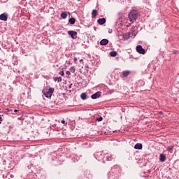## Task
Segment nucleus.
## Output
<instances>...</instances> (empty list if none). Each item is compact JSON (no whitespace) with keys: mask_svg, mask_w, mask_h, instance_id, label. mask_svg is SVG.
<instances>
[{"mask_svg":"<svg viewBox=\"0 0 179 179\" xmlns=\"http://www.w3.org/2000/svg\"><path fill=\"white\" fill-rule=\"evenodd\" d=\"M87 71L89 72V69H87Z\"/></svg>","mask_w":179,"mask_h":179,"instance_id":"38","label":"nucleus"},{"mask_svg":"<svg viewBox=\"0 0 179 179\" xmlns=\"http://www.w3.org/2000/svg\"><path fill=\"white\" fill-rule=\"evenodd\" d=\"M100 96H101V92H97L91 96V99H92V100H96V99H99Z\"/></svg>","mask_w":179,"mask_h":179,"instance_id":"10","label":"nucleus"},{"mask_svg":"<svg viewBox=\"0 0 179 179\" xmlns=\"http://www.w3.org/2000/svg\"><path fill=\"white\" fill-rule=\"evenodd\" d=\"M96 121H98L99 122H100V121H103V117H99L96 119Z\"/></svg>","mask_w":179,"mask_h":179,"instance_id":"27","label":"nucleus"},{"mask_svg":"<svg viewBox=\"0 0 179 179\" xmlns=\"http://www.w3.org/2000/svg\"><path fill=\"white\" fill-rule=\"evenodd\" d=\"M52 161L53 162L52 164L54 166H58V158H57V153L53 152L52 154V157H51Z\"/></svg>","mask_w":179,"mask_h":179,"instance_id":"7","label":"nucleus"},{"mask_svg":"<svg viewBox=\"0 0 179 179\" xmlns=\"http://www.w3.org/2000/svg\"><path fill=\"white\" fill-rule=\"evenodd\" d=\"M66 75H71V71H66Z\"/></svg>","mask_w":179,"mask_h":179,"instance_id":"32","label":"nucleus"},{"mask_svg":"<svg viewBox=\"0 0 179 179\" xmlns=\"http://www.w3.org/2000/svg\"><path fill=\"white\" fill-rule=\"evenodd\" d=\"M80 99L82 100H86V99H87V94H86V92H83L80 95Z\"/></svg>","mask_w":179,"mask_h":179,"instance_id":"18","label":"nucleus"},{"mask_svg":"<svg viewBox=\"0 0 179 179\" xmlns=\"http://www.w3.org/2000/svg\"><path fill=\"white\" fill-rule=\"evenodd\" d=\"M115 157V155L110 154V153H106L105 155L104 160H107L108 162H111V160H114V158Z\"/></svg>","mask_w":179,"mask_h":179,"instance_id":"5","label":"nucleus"},{"mask_svg":"<svg viewBox=\"0 0 179 179\" xmlns=\"http://www.w3.org/2000/svg\"><path fill=\"white\" fill-rule=\"evenodd\" d=\"M128 34H125L124 35H123V38L125 40V38H127V37H128Z\"/></svg>","mask_w":179,"mask_h":179,"instance_id":"31","label":"nucleus"},{"mask_svg":"<svg viewBox=\"0 0 179 179\" xmlns=\"http://www.w3.org/2000/svg\"><path fill=\"white\" fill-rule=\"evenodd\" d=\"M22 1H26V0H22Z\"/></svg>","mask_w":179,"mask_h":179,"instance_id":"40","label":"nucleus"},{"mask_svg":"<svg viewBox=\"0 0 179 179\" xmlns=\"http://www.w3.org/2000/svg\"><path fill=\"white\" fill-rule=\"evenodd\" d=\"M61 122H62V124H64V125H68V123H66V122H65V120H62L61 121Z\"/></svg>","mask_w":179,"mask_h":179,"instance_id":"29","label":"nucleus"},{"mask_svg":"<svg viewBox=\"0 0 179 179\" xmlns=\"http://www.w3.org/2000/svg\"><path fill=\"white\" fill-rule=\"evenodd\" d=\"M117 51H111L110 52L109 55L110 57H117Z\"/></svg>","mask_w":179,"mask_h":179,"instance_id":"22","label":"nucleus"},{"mask_svg":"<svg viewBox=\"0 0 179 179\" xmlns=\"http://www.w3.org/2000/svg\"><path fill=\"white\" fill-rule=\"evenodd\" d=\"M114 92H115V90H109L108 92V93L109 94H113V93H114Z\"/></svg>","mask_w":179,"mask_h":179,"instance_id":"25","label":"nucleus"},{"mask_svg":"<svg viewBox=\"0 0 179 179\" xmlns=\"http://www.w3.org/2000/svg\"><path fill=\"white\" fill-rule=\"evenodd\" d=\"M69 89H72V84H70V85H69Z\"/></svg>","mask_w":179,"mask_h":179,"instance_id":"33","label":"nucleus"},{"mask_svg":"<svg viewBox=\"0 0 179 179\" xmlns=\"http://www.w3.org/2000/svg\"><path fill=\"white\" fill-rule=\"evenodd\" d=\"M159 114H160L162 115H163V112L160 111V112H159Z\"/></svg>","mask_w":179,"mask_h":179,"instance_id":"36","label":"nucleus"},{"mask_svg":"<svg viewBox=\"0 0 179 179\" xmlns=\"http://www.w3.org/2000/svg\"><path fill=\"white\" fill-rule=\"evenodd\" d=\"M54 81L57 82V83H61V82H62V77H55Z\"/></svg>","mask_w":179,"mask_h":179,"instance_id":"17","label":"nucleus"},{"mask_svg":"<svg viewBox=\"0 0 179 179\" xmlns=\"http://www.w3.org/2000/svg\"><path fill=\"white\" fill-rule=\"evenodd\" d=\"M18 111H19V110H17V109L14 110V113H17Z\"/></svg>","mask_w":179,"mask_h":179,"instance_id":"34","label":"nucleus"},{"mask_svg":"<svg viewBox=\"0 0 179 179\" xmlns=\"http://www.w3.org/2000/svg\"><path fill=\"white\" fill-rule=\"evenodd\" d=\"M85 68H87V69H89V66H85Z\"/></svg>","mask_w":179,"mask_h":179,"instance_id":"37","label":"nucleus"},{"mask_svg":"<svg viewBox=\"0 0 179 179\" xmlns=\"http://www.w3.org/2000/svg\"><path fill=\"white\" fill-rule=\"evenodd\" d=\"M59 74H60L61 76H64V75H65L64 71H59Z\"/></svg>","mask_w":179,"mask_h":179,"instance_id":"28","label":"nucleus"},{"mask_svg":"<svg viewBox=\"0 0 179 179\" xmlns=\"http://www.w3.org/2000/svg\"><path fill=\"white\" fill-rule=\"evenodd\" d=\"M106 18L103 17V18H99L97 20V23L99 24H100L101 26H102V24H104V23H106Z\"/></svg>","mask_w":179,"mask_h":179,"instance_id":"12","label":"nucleus"},{"mask_svg":"<svg viewBox=\"0 0 179 179\" xmlns=\"http://www.w3.org/2000/svg\"><path fill=\"white\" fill-rule=\"evenodd\" d=\"M76 19L73 17H71L69 20V22L70 23V24H73L74 23H76Z\"/></svg>","mask_w":179,"mask_h":179,"instance_id":"20","label":"nucleus"},{"mask_svg":"<svg viewBox=\"0 0 179 179\" xmlns=\"http://www.w3.org/2000/svg\"><path fill=\"white\" fill-rule=\"evenodd\" d=\"M138 11L137 10H131L129 13V21L131 23H134V22H136V19H138Z\"/></svg>","mask_w":179,"mask_h":179,"instance_id":"2","label":"nucleus"},{"mask_svg":"<svg viewBox=\"0 0 179 179\" xmlns=\"http://www.w3.org/2000/svg\"><path fill=\"white\" fill-rule=\"evenodd\" d=\"M2 117H3V115H0V124H2Z\"/></svg>","mask_w":179,"mask_h":179,"instance_id":"30","label":"nucleus"},{"mask_svg":"<svg viewBox=\"0 0 179 179\" xmlns=\"http://www.w3.org/2000/svg\"><path fill=\"white\" fill-rule=\"evenodd\" d=\"M68 34L69 36H71V38H73V40H76V38H78V32L76 31H69Z\"/></svg>","mask_w":179,"mask_h":179,"instance_id":"9","label":"nucleus"},{"mask_svg":"<svg viewBox=\"0 0 179 179\" xmlns=\"http://www.w3.org/2000/svg\"><path fill=\"white\" fill-rule=\"evenodd\" d=\"M96 16H97V10H92V17L94 18Z\"/></svg>","mask_w":179,"mask_h":179,"instance_id":"21","label":"nucleus"},{"mask_svg":"<svg viewBox=\"0 0 179 179\" xmlns=\"http://www.w3.org/2000/svg\"><path fill=\"white\" fill-rule=\"evenodd\" d=\"M80 61H81V62H82V61H83V59H80Z\"/></svg>","mask_w":179,"mask_h":179,"instance_id":"39","label":"nucleus"},{"mask_svg":"<svg viewBox=\"0 0 179 179\" xmlns=\"http://www.w3.org/2000/svg\"><path fill=\"white\" fill-rule=\"evenodd\" d=\"M94 156L95 159L98 160V162H102V163H106V161L104 160L105 155H103V152H95Z\"/></svg>","mask_w":179,"mask_h":179,"instance_id":"4","label":"nucleus"},{"mask_svg":"<svg viewBox=\"0 0 179 179\" xmlns=\"http://www.w3.org/2000/svg\"><path fill=\"white\" fill-rule=\"evenodd\" d=\"M7 110L10 111V112L13 111V110L9 109V108H7Z\"/></svg>","mask_w":179,"mask_h":179,"instance_id":"35","label":"nucleus"},{"mask_svg":"<svg viewBox=\"0 0 179 179\" xmlns=\"http://www.w3.org/2000/svg\"><path fill=\"white\" fill-rule=\"evenodd\" d=\"M159 160L162 163H164L166 162V155L164 154H160Z\"/></svg>","mask_w":179,"mask_h":179,"instance_id":"14","label":"nucleus"},{"mask_svg":"<svg viewBox=\"0 0 179 179\" xmlns=\"http://www.w3.org/2000/svg\"><path fill=\"white\" fill-rule=\"evenodd\" d=\"M120 177V169L115 166L112 167L110 171L108 173V179H117Z\"/></svg>","mask_w":179,"mask_h":179,"instance_id":"1","label":"nucleus"},{"mask_svg":"<svg viewBox=\"0 0 179 179\" xmlns=\"http://www.w3.org/2000/svg\"><path fill=\"white\" fill-rule=\"evenodd\" d=\"M70 71L71 72H72L73 73H75V71H76V69H75V66H71L70 68Z\"/></svg>","mask_w":179,"mask_h":179,"instance_id":"24","label":"nucleus"},{"mask_svg":"<svg viewBox=\"0 0 179 179\" xmlns=\"http://www.w3.org/2000/svg\"><path fill=\"white\" fill-rule=\"evenodd\" d=\"M136 50L138 54H146V50H145V49H143L141 45H138L136 48Z\"/></svg>","mask_w":179,"mask_h":179,"instance_id":"8","label":"nucleus"},{"mask_svg":"<svg viewBox=\"0 0 179 179\" xmlns=\"http://www.w3.org/2000/svg\"><path fill=\"white\" fill-rule=\"evenodd\" d=\"M107 44H108V39H102L100 41V45H107Z\"/></svg>","mask_w":179,"mask_h":179,"instance_id":"15","label":"nucleus"},{"mask_svg":"<svg viewBox=\"0 0 179 179\" xmlns=\"http://www.w3.org/2000/svg\"><path fill=\"white\" fill-rule=\"evenodd\" d=\"M142 148H143L142 143H136L134 145V149H136L137 150H142Z\"/></svg>","mask_w":179,"mask_h":179,"instance_id":"13","label":"nucleus"},{"mask_svg":"<svg viewBox=\"0 0 179 179\" xmlns=\"http://www.w3.org/2000/svg\"><path fill=\"white\" fill-rule=\"evenodd\" d=\"M78 1H80V0H78Z\"/></svg>","mask_w":179,"mask_h":179,"instance_id":"41","label":"nucleus"},{"mask_svg":"<svg viewBox=\"0 0 179 179\" xmlns=\"http://www.w3.org/2000/svg\"><path fill=\"white\" fill-rule=\"evenodd\" d=\"M87 174H90V171H85V177H87V178H89V176H87Z\"/></svg>","mask_w":179,"mask_h":179,"instance_id":"26","label":"nucleus"},{"mask_svg":"<svg viewBox=\"0 0 179 179\" xmlns=\"http://www.w3.org/2000/svg\"><path fill=\"white\" fill-rule=\"evenodd\" d=\"M54 90L55 89L52 87H50L49 89H45L42 91V93L43 95H45V97H47V99H51V96H52V93H54Z\"/></svg>","mask_w":179,"mask_h":179,"instance_id":"3","label":"nucleus"},{"mask_svg":"<svg viewBox=\"0 0 179 179\" xmlns=\"http://www.w3.org/2000/svg\"><path fill=\"white\" fill-rule=\"evenodd\" d=\"M60 16L62 19H65L66 17H68V14L64 11L61 13Z\"/></svg>","mask_w":179,"mask_h":179,"instance_id":"19","label":"nucleus"},{"mask_svg":"<svg viewBox=\"0 0 179 179\" xmlns=\"http://www.w3.org/2000/svg\"><path fill=\"white\" fill-rule=\"evenodd\" d=\"M127 38H125V40H129L130 37H136V32L135 31V29L132 28L131 31L128 33Z\"/></svg>","mask_w":179,"mask_h":179,"instance_id":"6","label":"nucleus"},{"mask_svg":"<svg viewBox=\"0 0 179 179\" xmlns=\"http://www.w3.org/2000/svg\"><path fill=\"white\" fill-rule=\"evenodd\" d=\"M122 76H123V78H127V76H128L129 75V73H131V71H122Z\"/></svg>","mask_w":179,"mask_h":179,"instance_id":"16","label":"nucleus"},{"mask_svg":"<svg viewBox=\"0 0 179 179\" xmlns=\"http://www.w3.org/2000/svg\"><path fill=\"white\" fill-rule=\"evenodd\" d=\"M173 149H174V146H173V145L167 147L168 152H171V150H173Z\"/></svg>","mask_w":179,"mask_h":179,"instance_id":"23","label":"nucleus"},{"mask_svg":"<svg viewBox=\"0 0 179 179\" xmlns=\"http://www.w3.org/2000/svg\"><path fill=\"white\" fill-rule=\"evenodd\" d=\"M0 20H3V22H6L8 20V14L3 13L0 15Z\"/></svg>","mask_w":179,"mask_h":179,"instance_id":"11","label":"nucleus"}]
</instances>
